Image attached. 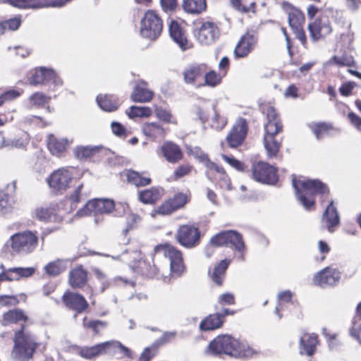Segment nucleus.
<instances>
[{
    "instance_id": "nucleus-50",
    "label": "nucleus",
    "mask_w": 361,
    "mask_h": 361,
    "mask_svg": "<svg viewBox=\"0 0 361 361\" xmlns=\"http://www.w3.org/2000/svg\"><path fill=\"white\" fill-rule=\"evenodd\" d=\"M50 97L42 92H35L30 97V101L32 106L40 107L50 101Z\"/></svg>"
},
{
    "instance_id": "nucleus-19",
    "label": "nucleus",
    "mask_w": 361,
    "mask_h": 361,
    "mask_svg": "<svg viewBox=\"0 0 361 361\" xmlns=\"http://www.w3.org/2000/svg\"><path fill=\"white\" fill-rule=\"evenodd\" d=\"M49 82H52L56 85L61 84V80L57 78L55 72L52 69L44 67H40L36 69L30 80V83L35 85L46 84Z\"/></svg>"
},
{
    "instance_id": "nucleus-37",
    "label": "nucleus",
    "mask_w": 361,
    "mask_h": 361,
    "mask_svg": "<svg viewBox=\"0 0 361 361\" xmlns=\"http://www.w3.org/2000/svg\"><path fill=\"white\" fill-rule=\"evenodd\" d=\"M161 190L159 188H152L141 190L139 192V200L145 204H154L161 198Z\"/></svg>"
},
{
    "instance_id": "nucleus-26",
    "label": "nucleus",
    "mask_w": 361,
    "mask_h": 361,
    "mask_svg": "<svg viewBox=\"0 0 361 361\" xmlns=\"http://www.w3.org/2000/svg\"><path fill=\"white\" fill-rule=\"evenodd\" d=\"M207 71L204 63H193L186 67L183 73V80L186 84H194Z\"/></svg>"
},
{
    "instance_id": "nucleus-63",
    "label": "nucleus",
    "mask_w": 361,
    "mask_h": 361,
    "mask_svg": "<svg viewBox=\"0 0 361 361\" xmlns=\"http://www.w3.org/2000/svg\"><path fill=\"white\" fill-rule=\"evenodd\" d=\"M355 86V82H348L341 86L339 91L343 96H349Z\"/></svg>"
},
{
    "instance_id": "nucleus-8",
    "label": "nucleus",
    "mask_w": 361,
    "mask_h": 361,
    "mask_svg": "<svg viewBox=\"0 0 361 361\" xmlns=\"http://www.w3.org/2000/svg\"><path fill=\"white\" fill-rule=\"evenodd\" d=\"M157 255L167 257L170 262V269L173 274L179 276L184 271L185 266L182 253L175 247L166 245H158L154 248Z\"/></svg>"
},
{
    "instance_id": "nucleus-34",
    "label": "nucleus",
    "mask_w": 361,
    "mask_h": 361,
    "mask_svg": "<svg viewBox=\"0 0 361 361\" xmlns=\"http://www.w3.org/2000/svg\"><path fill=\"white\" fill-rule=\"evenodd\" d=\"M136 271L140 274L148 278H154L158 276L159 269L154 262V259H140L136 266Z\"/></svg>"
},
{
    "instance_id": "nucleus-22",
    "label": "nucleus",
    "mask_w": 361,
    "mask_h": 361,
    "mask_svg": "<svg viewBox=\"0 0 361 361\" xmlns=\"http://www.w3.org/2000/svg\"><path fill=\"white\" fill-rule=\"evenodd\" d=\"M35 269L32 267H13L0 274V281H18L21 278H27L33 275Z\"/></svg>"
},
{
    "instance_id": "nucleus-15",
    "label": "nucleus",
    "mask_w": 361,
    "mask_h": 361,
    "mask_svg": "<svg viewBox=\"0 0 361 361\" xmlns=\"http://www.w3.org/2000/svg\"><path fill=\"white\" fill-rule=\"evenodd\" d=\"M310 37L313 41L325 37L332 31V27L329 19L326 17L317 18L313 23L308 25Z\"/></svg>"
},
{
    "instance_id": "nucleus-2",
    "label": "nucleus",
    "mask_w": 361,
    "mask_h": 361,
    "mask_svg": "<svg viewBox=\"0 0 361 361\" xmlns=\"http://www.w3.org/2000/svg\"><path fill=\"white\" fill-rule=\"evenodd\" d=\"M205 353L214 356L226 355L234 357H250L257 353L247 343L229 335H220L209 342Z\"/></svg>"
},
{
    "instance_id": "nucleus-10",
    "label": "nucleus",
    "mask_w": 361,
    "mask_h": 361,
    "mask_svg": "<svg viewBox=\"0 0 361 361\" xmlns=\"http://www.w3.org/2000/svg\"><path fill=\"white\" fill-rule=\"evenodd\" d=\"M253 178L260 183L275 184L278 180L276 169L266 162L257 161L252 165Z\"/></svg>"
},
{
    "instance_id": "nucleus-29",
    "label": "nucleus",
    "mask_w": 361,
    "mask_h": 361,
    "mask_svg": "<svg viewBox=\"0 0 361 361\" xmlns=\"http://www.w3.org/2000/svg\"><path fill=\"white\" fill-rule=\"evenodd\" d=\"M68 278L73 288H82L87 282V273L80 266L70 271Z\"/></svg>"
},
{
    "instance_id": "nucleus-59",
    "label": "nucleus",
    "mask_w": 361,
    "mask_h": 361,
    "mask_svg": "<svg viewBox=\"0 0 361 361\" xmlns=\"http://www.w3.org/2000/svg\"><path fill=\"white\" fill-rule=\"evenodd\" d=\"M112 133L117 137H126L127 136V130L125 127L117 121H113L111 123Z\"/></svg>"
},
{
    "instance_id": "nucleus-51",
    "label": "nucleus",
    "mask_w": 361,
    "mask_h": 361,
    "mask_svg": "<svg viewBox=\"0 0 361 361\" xmlns=\"http://www.w3.org/2000/svg\"><path fill=\"white\" fill-rule=\"evenodd\" d=\"M350 336L354 338L361 344V319L354 317L352 321V326L349 329Z\"/></svg>"
},
{
    "instance_id": "nucleus-24",
    "label": "nucleus",
    "mask_w": 361,
    "mask_h": 361,
    "mask_svg": "<svg viewBox=\"0 0 361 361\" xmlns=\"http://www.w3.org/2000/svg\"><path fill=\"white\" fill-rule=\"evenodd\" d=\"M161 152L169 163L175 164L183 159L181 149L178 145L172 142H164L161 147Z\"/></svg>"
},
{
    "instance_id": "nucleus-43",
    "label": "nucleus",
    "mask_w": 361,
    "mask_h": 361,
    "mask_svg": "<svg viewBox=\"0 0 361 361\" xmlns=\"http://www.w3.org/2000/svg\"><path fill=\"white\" fill-rule=\"evenodd\" d=\"M99 150V147L78 146L74 149V154L79 159H87L97 153Z\"/></svg>"
},
{
    "instance_id": "nucleus-36",
    "label": "nucleus",
    "mask_w": 361,
    "mask_h": 361,
    "mask_svg": "<svg viewBox=\"0 0 361 361\" xmlns=\"http://www.w3.org/2000/svg\"><path fill=\"white\" fill-rule=\"evenodd\" d=\"M36 217L45 222H59L62 218L56 214L54 208L41 207L35 210Z\"/></svg>"
},
{
    "instance_id": "nucleus-18",
    "label": "nucleus",
    "mask_w": 361,
    "mask_h": 361,
    "mask_svg": "<svg viewBox=\"0 0 361 361\" xmlns=\"http://www.w3.org/2000/svg\"><path fill=\"white\" fill-rule=\"evenodd\" d=\"M93 274H94L97 279L101 283L100 290L102 292L105 291L109 287L114 284L123 287H135V283L133 281H128L121 277L115 278L114 280L109 281L106 277V275L99 268L94 267L92 269Z\"/></svg>"
},
{
    "instance_id": "nucleus-5",
    "label": "nucleus",
    "mask_w": 361,
    "mask_h": 361,
    "mask_svg": "<svg viewBox=\"0 0 361 361\" xmlns=\"http://www.w3.org/2000/svg\"><path fill=\"white\" fill-rule=\"evenodd\" d=\"M210 243L216 247L228 246L230 244L240 253L239 258L242 261L245 260V245L241 234L235 231L220 232L211 238Z\"/></svg>"
},
{
    "instance_id": "nucleus-11",
    "label": "nucleus",
    "mask_w": 361,
    "mask_h": 361,
    "mask_svg": "<svg viewBox=\"0 0 361 361\" xmlns=\"http://www.w3.org/2000/svg\"><path fill=\"white\" fill-rule=\"evenodd\" d=\"M115 204L110 199H94L90 200L83 208L77 212V215L82 216L87 215L97 216L99 214H109L114 209Z\"/></svg>"
},
{
    "instance_id": "nucleus-52",
    "label": "nucleus",
    "mask_w": 361,
    "mask_h": 361,
    "mask_svg": "<svg viewBox=\"0 0 361 361\" xmlns=\"http://www.w3.org/2000/svg\"><path fill=\"white\" fill-rule=\"evenodd\" d=\"M83 184H80L70 195V200L72 204H77L87 197V194L82 192Z\"/></svg>"
},
{
    "instance_id": "nucleus-32",
    "label": "nucleus",
    "mask_w": 361,
    "mask_h": 361,
    "mask_svg": "<svg viewBox=\"0 0 361 361\" xmlns=\"http://www.w3.org/2000/svg\"><path fill=\"white\" fill-rule=\"evenodd\" d=\"M62 300L66 307L78 312L85 310L88 305L82 295H63Z\"/></svg>"
},
{
    "instance_id": "nucleus-20",
    "label": "nucleus",
    "mask_w": 361,
    "mask_h": 361,
    "mask_svg": "<svg viewBox=\"0 0 361 361\" xmlns=\"http://www.w3.org/2000/svg\"><path fill=\"white\" fill-rule=\"evenodd\" d=\"M340 218L336 207L334 205V201L331 200L322 218V226L333 233L335 228L339 225Z\"/></svg>"
},
{
    "instance_id": "nucleus-28",
    "label": "nucleus",
    "mask_w": 361,
    "mask_h": 361,
    "mask_svg": "<svg viewBox=\"0 0 361 361\" xmlns=\"http://www.w3.org/2000/svg\"><path fill=\"white\" fill-rule=\"evenodd\" d=\"M231 263V260L224 259L219 262L211 272L209 270V275L211 280L217 286H221L224 280L226 270Z\"/></svg>"
},
{
    "instance_id": "nucleus-12",
    "label": "nucleus",
    "mask_w": 361,
    "mask_h": 361,
    "mask_svg": "<svg viewBox=\"0 0 361 361\" xmlns=\"http://www.w3.org/2000/svg\"><path fill=\"white\" fill-rule=\"evenodd\" d=\"M247 130L248 126L246 119L239 118L226 137L228 146L231 148H237L240 146L246 137Z\"/></svg>"
},
{
    "instance_id": "nucleus-23",
    "label": "nucleus",
    "mask_w": 361,
    "mask_h": 361,
    "mask_svg": "<svg viewBox=\"0 0 361 361\" xmlns=\"http://www.w3.org/2000/svg\"><path fill=\"white\" fill-rule=\"evenodd\" d=\"M154 93L148 89V84L144 80H139L133 88L131 99L135 102L145 103L152 100Z\"/></svg>"
},
{
    "instance_id": "nucleus-47",
    "label": "nucleus",
    "mask_w": 361,
    "mask_h": 361,
    "mask_svg": "<svg viewBox=\"0 0 361 361\" xmlns=\"http://www.w3.org/2000/svg\"><path fill=\"white\" fill-rule=\"evenodd\" d=\"M47 274L50 276H55L63 271L62 261L57 259L48 263L44 268Z\"/></svg>"
},
{
    "instance_id": "nucleus-53",
    "label": "nucleus",
    "mask_w": 361,
    "mask_h": 361,
    "mask_svg": "<svg viewBox=\"0 0 361 361\" xmlns=\"http://www.w3.org/2000/svg\"><path fill=\"white\" fill-rule=\"evenodd\" d=\"M6 30L15 31L17 30L21 25L22 19L20 16H17L13 18L3 20Z\"/></svg>"
},
{
    "instance_id": "nucleus-13",
    "label": "nucleus",
    "mask_w": 361,
    "mask_h": 361,
    "mask_svg": "<svg viewBox=\"0 0 361 361\" xmlns=\"http://www.w3.org/2000/svg\"><path fill=\"white\" fill-rule=\"evenodd\" d=\"M73 178V173L68 168H61L54 171L47 178V183L55 191L66 190Z\"/></svg>"
},
{
    "instance_id": "nucleus-61",
    "label": "nucleus",
    "mask_w": 361,
    "mask_h": 361,
    "mask_svg": "<svg viewBox=\"0 0 361 361\" xmlns=\"http://www.w3.org/2000/svg\"><path fill=\"white\" fill-rule=\"evenodd\" d=\"M21 94V92L16 90H9L8 91L4 92L0 95V99H1L2 104L6 102L13 100Z\"/></svg>"
},
{
    "instance_id": "nucleus-46",
    "label": "nucleus",
    "mask_w": 361,
    "mask_h": 361,
    "mask_svg": "<svg viewBox=\"0 0 361 361\" xmlns=\"http://www.w3.org/2000/svg\"><path fill=\"white\" fill-rule=\"evenodd\" d=\"M130 118L136 117H148L152 114V110L147 106H131L128 111H126Z\"/></svg>"
},
{
    "instance_id": "nucleus-64",
    "label": "nucleus",
    "mask_w": 361,
    "mask_h": 361,
    "mask_svg": "<svg viewBox=\"0 0 361 361\" xmlns=\"http://www.w3.org/2000/svg\"><path fill=\"white\" fill-rule=\"evenodd\" d=\"M154 348L147 347L145 348L139 357V361H149L155 355Z\"/></svg>"
},
{
    "instance_id": "nucleus-60",
    "label": "nucleus",
    "mask_w": 361,
    "mask_h": 361,
    "mask_svg": "<svg viewBox=\"0 0 361 361\" xmlns=\"http://www.w3.org/2000/svg\"><path fill=\"white\" fill-rule=\"evenodd\" d=\"M333 62L338 64V66H351L354 63V60L352 57H348V56L338 57V56H334L329 61V63H331Z\"/></svg>"
},
{
    "instance_id": "nucleus-49",
    "label": "nucleus",
    "mask_w": 361,
    "mask_h": 361,
    "mask_svg": "<svg viewBox=\"0 0 361 361\" xmlns=\"http://www.w3.org/2000/svg\"><path fill=\"white\" fill-rule=\"evenodd\" d=\"M204 75V85L214 87L219 85L221 82V76L217 74L214 71L205 72Z\"/></svg>"
},
{
    "instance_id": "nucleus-39",
    "label": "nucleus",
    "mask_w": 361,
    "mask_h": 361,
    "mask_svg": "<svg viewBox=\"0 0 361 361\" xmlns=\"http://www.w3.org/2000/svg\"><path fill=\"white\" fill-rule=\"evenodd\" d=\"M20 320H27V317L25 315L23 310L15 309L9 310L3 315L2 324L6 326L11 323H16Z\"/></svg>"
},
{
    "instance_id": "nucleus-21",
    "label": "nucleus",
    "mask_w": 361,
    "mask_h": 361,
    "mask_svg": "<svg viewBox=\"0 0 361 361\" xmlns=\"http://www.w3.org/2000/svg\"><path fill=\"white\" fill-rule=\"evenodd\" d=\"M257 43V37L249 32L243 35L236 45L234 54L237 58L245 57L252 51Z\"/></svg>"
},
{
    "instance_id": "nucleus-45",
    "label": "nucleus",
    "mask_w": 361,
    "mask_h": 361,
    "mask_svg": "<svg viewBox=\"0 0 361 361\" xmlns=\"http://www.w3.org/2000/svg\"><path fill=\"white\" fill-rule=\"evenodd\" d=\"M15 203L12 195L0 191V212L6 213L11 210Z\"/></svg>"
},
{
    "instance_id": "nucleus-55",
    "label": "nucleus",
    "mask_w": 361,
    "mask_h": 361,
    "mask_svg": "<svg viewBox=\"0 0 361 361\" xmlns=\"http://www.w3.org/2000/svg\"><path fill=\"white\" fill-rule=\"evenodd\" d=\"M213 109L214 111V116L212 119V126L216 130H221L226 125L227 119L217 114L215 105H213Z\"/></svg>"
},
{
    "instance_id": "nucleus-54",
    "label": "nucleus",
    "mask_w": 361,
    "mask_h": 361,
    "mask_svg": "<svg viewBox=\"0 0 361 361\" xmlns=\"http://www.w3.org/2000/svg\"><path fill=\"white\" fill-rule=\"evenodd\" d=\"M19 302L18 299L13 295H0V308L3 307L15 306Z\"/></svg>"
},
{
    "instance_id": "nucleus-48",
    "label": "nucleus",
    "mask_w": 361,
    "mask_h": 361,
    "mask_svg": "<svg viewBox=\"0 0 361 361\" xmlns=\"http://www.w3.org/2000/svg\"><path fill=\"white\" fill-rule=\"evenodd\" d=\"M109 354L114 355L116 349H119L123 355L128 357L132 358L133 355V352L127 347L124 346L121 343L117 341H109Z\"/></svg>"
},
{
    "instance_id": "nucleus-44",
    "label": "nucleus",
    "mask_w": 361,
    "mask_h": 361,
    "mask_svg": "<svg viewBox=\"0 0 361 361\" xmlns=\"http://www.w3.org/2000/svg\"><path fill=\"white\" fill-rule=\"evenodd\" d=\"M309 127L311 128L313 134L318 140H321L324 135L328 134L329 131L333 129L332 125L327 123L310 124Z\"/></svg>"
},
{
    "instance_id": "nucleus-9",
    "label": "nucleus",
    "mask_w": 361,
    "mask_h": 361,
    "mask_svg": "<svg viewBox=\"0 0 361 361\" xmlns=\"http://www.w3.org/2000/svg\"><path fill=\"white\" fill-rule=\"evenodd\" d=\"M176 240L184 247L190 249L197 246L200 242V232L193 224H183L179 226L176 233Z\"/></svg>"
},
{
    "instance_id": "nucleus-30",
    "label": "nucleus",
    "mask_w": 361,
    "mask_h": 361,
    "mask_svg": "<svg viewBox=\"0 0 361 361\" xmlns=\"http://www.w3.org/2000/svg\"><path fill=\"white\" fill-rule=\"evenodd\" d=\"M109 341L101 343L92 347H85L80 350L79 354L85 359H92L100 355L109 353Z\"/></svg>"
},
{
    "instance_id": "nucleus-14",
    "label": "nucleus",
    "mask_w": 361,
    "mask_h": 361,
    "mask_svg": "<svg viewBox=\"0 0 361 361\" xmlns=\"http://www.w3.org/2000/svg\"><path fill=\"white\" fill-rule=\"evenodd\" d=\"M219 28L216 24L209 21L203 23L196 35L199 42L205 45L212 44L219 39Z\"/></svg>"
},
{
    "instance_id": "nucleus-42",
    "label": "nucleus",
    "mask_w": 361,
    "mask_h": 361,
    "mask_svg": "<svg viewBox=\"0 0 361 361\" xmlns=\"http://www.w3.org/2000/svg\"><path fill=\"white\" fill-rule=\"evenodd\" d=\"M128 181L136 187H143L151 183L149 178L142 177L139 173L135 171H129L127 173Z\"/></svg>"
},
{
    "instance_id": "nucleus-25",
    "label": "nucleus",
    "mask_w": 361,
    "mask_h": 361,
    "mask_svg": "<svg viewBox=\"0 0 361 361\" xmlns=\"http://www.w3.org/2000/svg\"><path fill=\"white\" fill-rule=\"evenodd\" d=\"M228 314H233L228 309L224 310V314L216 313L209 315L200 324V329L202 331H212L221 326L224 322V317Z\"/></svg>"
},
{
    "instance_id": "nucleus-40",
    "label": "nucleus",
    "mask_w": 361,
    "mask_h": 361,
    "mask_svg": "<svg viewBox=\"0 0 361 361\" xmlns=\"http://www.w3.org/2000/svg\"><path fill=\"white\" fill-rule=\"evenodd\" d=\"M288 23L291 29L302 27L305 16L299 9L292 8L288 11Z\"/></svg>"
},
{
    "instance_id": "nucleus-16",
    "label": "nucleus",
    "mask_w": 361,
    "mask_h": 361,
    "mask_svg": "<svg viewBox=\"0 0 361 361\" xmlns=\"http://www.w3.org/2000/svg\"><path fill=\"white\" fill-rule=\"evenodd\" d=\"M341 279V273L336 269L326 267L319 271L314 276V283L319 286H336Z\"/></svg>"
},
{
    "instance_id": "nucleus-62",
    "label": "nucleus",
    "mask_w": 361,
    "mask_h": 361,
    "mask_svg": "<svg viewBox=\"0 0 361 361\" xmlns=\"http://www.w3.org/2000/svg\"><path fill=\"white\" fill-rule=\"evenodd\" d=\"M20 123L25 126H40L43 123V120L42 117L29 115L23 117L21 119Z\"/></svg>"
},
{
    "instance_id": "nucleus-41",
    "label": "nucleus",
    "mask_w": 361,
    "mask_h": 361,
    "mask_svg": "<svg viewBox=\"0 0 361 361\" xmlns=\"http://www.w3.org/2000/svg\"><path fill=\"white\" fill-rule=\"evenodd\" d=\"M142 130L145 135L154 139L162 133L163 128L159 123L151 122L144 124Z\"/></svg>"
},
{
    "instance_id": "nucleus-35",
    "label": "nucleus",
    "mask_w": 361,
    "mask_h": 361,
    "mask_svg": "<svg viewBox=\"0 0 361 361\" xmlns=\"http://www.w3.org/2000/svg\"><path fill=\"white\" fill-rule=\"evenodd\" d=\"M169 33L173 40L178 44L183 50L187 49V38L178 22L174 20L171 21L169 25Z\"/></svg>"
},
{
    "instance_id": "nucleus-1",
    "label": "nucleus",
    "mask_w": 361,
    "mask_h": 361,
    "mask_svg": "<svg viewBox=\"0 0 361 361\" xmlns=\"http://www.w3.org/2000/svg\"><path fill=\"white\" fill-rule=\"evenodd\" d=\"M262 112L267 116L264 124L263 144L268 158L276 157L281 147L282 137L279 134L283 131V124L274 106L269 104L261 106Z\"/></svg>"
},
{
    "instance_id": "nucleus-38",
    "label": "nucleus",
    "mask_w": 361,
    "mask_h": 361,
    "mask_svg": "<svg viewBox=\"0 0 361 361\" xmlns=\"http://www.w3.org/2000/svg\"><path fill=\"white\" fill-rule=\"evenodd\" d=\"M206 0H183V8L191 14L201 13L206 9Z\"/></svg>"
},
{
    "instance_id": "nucleus-17",
    "label": "nucleus",
    "mask_w": 361,
    "mask_h": 361,
    "mask_svg": "<svg viewBox=\"0 0 361 361\" xmlns=\"http://www.w3.org/2000/svg\"><path fill=\"white\" fill-rule=\"evenodd\" d=\"M188 201V197L183 193H177L173 197L165 201L157 210L155 214L169 215L183 207Z\"/></svg>"
},
{
    "instance_id": "nucleus-58",
    "label": "nucleus",
    "mask_w": 361,
    "mask_h": 361,
    "mask_svg": "<svg viewBox=\"0 0 361 361\" xmlns=\"http://www.w3.org/2000/svg\"><path fill=\"white\" fill-rule=\"evenodd\" d=\"M155 114H156V116L159 120H161L166 123L172 122L171 121L172 116H171V113L168 110H166L161 106L156 107Z\"/></svg>"
},
{
    "instance_id": "nucleus-7",
    "label": "nucleus",
    "mask_w": 361,
    "mask_h": 361,
    "mask_svg": "<svg viewBox=\"0 0 361 361\" xmlns=\"http://www.w3.org/2000/svg\"><path fill=\"white\" fill-rule=\"evenodd\" d=\"M37 243V237L32 232L17 233L6 243V247H11L13 252L27 254L34 250Z\"/></svg>"
},
{
    "instance_id": "nucleus-56",
    "label": "nucleus",
    "mask_w": 361,
    "mask_h": 361,
    "mask_svg": "<svg viewBox=\"0 0 361 361\" xmlns=\"http://www.w3.org/2000/svg\"><path fill=\"white\" fill-rule=\"evenodd\" d=\"M82 324L85 328L92 329L95 333L99 331V328H104L106 326L105 322L100 320L87 321L86 318L84 319Z\"/></svg>"
},
{
    "instance_id": "nucleus-4",
    "label": "nucleus",
    "mask_w": 361,
    "mask_h": 361,
    "mask_svg": "<svg viewBox=\"0 0 361 361\" xmlns=\"http://www.w3.org/2000/svg\"><path fill=\"white\" fill-rule=\"evenodd\" d=\"M37 346L32 335L20 330L16 333L12 357L17 361L27 360L32 357Z\"/></svg>"
},
{
    "instance_id": "nucleus-33",
    "label": "nucleus",
    "mask_w": 361,
    "mask_h": 361,
    "mask_svg": "<svg viewBox=\"0 0 361 361\" xmlns=\"http://www.w3.org/2000/svg\"><path fill=\"white\" fill-rule=\"evenodd\" d=\"M97 102L102 110L109 112L116 111L121 104L118 97L113 94H99L97 97Z\"/></svg>"
},
{
    "instance_id": "nucleus-57",
    "label": "nucleus",
    "mask_w": 361,
    "mask_h": 361,
    "mask_svg": "<svg viewBox=\"0 0 361 361\" xmlns=\"http://www.w3.org/2000/svg\"><path fill=\"white\" fill-rule=\"evenodd\" d=\"M200 158L201 161L203 162L208 169L214 170L216 172L221 173V175H224V169L218 166L214 162L211 161L206 154H201Z\"/></svg>"
},
{
    "instance_id": "nucleus-31",
    "label": "nucleus",
    "mask_w": 361,
    "mask_h": 361,
    "mask_svg": "<svg viewBox=\"0 0 361 361\" xmlns=\"http://www.w3.org/2000/svg\"><path fill=\"white\" fill-rule=\"evenodd\" d=\"M68 146V141L65 138H58L49 135L47 140V147L50 152L56 157H60Z\"/></svg>"
},
{
    "instance_id": "nucleus-6",
    "label": "nucleus",
    "mask_w": 361,
    "mask_h": 361,
    "mask_svg": "<svg viewBox=\"0 0 361 361\" xmlns=\"http://www.w3.org/2000/svg\"><path fill=\"white\" fill-rule=\"evenodd\" d=\"M163 28L162 20L154 11L145 12L140 21V35L144 38L154 40L161 33Z\"/></svg>"
},
{
    "instance_id": "nucleus-3",
    "label": "nucleus",
    "mask_w": 361,
    "mask_h": 361,
    "mask_svg": "<svg viewBox=\"0 0 361 361\" xmlns=\"http://www.w3.org/2000/svg\"><path fill=\"white\" fill-rule=\"evenodd\" d=\"M292 183L298 200L306 210H311L314 207V195H325L329 192L326 185L318 179L306 180L293 179Z\"/></svg>"
},
{
    "instance_id": "nucleus-27",
    "label": "nucleus",
    "mask_w": 361,
    "mask_h": 361,
    "mask_svg": "<svg viewBox=\"0 0 361 361\" xmlns=\"http://www.w3.org/2000/svg\"><path fill=\"white\" fill-rule=\"evenodd\" d=\"M318 343L317 336L314 334L305 333L300 338V353L312 356Z\"/></svg>"
}]
</instances>
